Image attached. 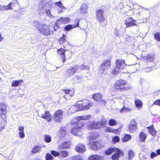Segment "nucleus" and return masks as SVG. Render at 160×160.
I'll return each mask as SVG.
<instances>
[{
	"mask_svg": "<svg viewBox=\"0 0 160 160\" xmlns=\"http://www.w3.org/2000/svg\"><path fill=\"white\" fill-rule=\"evenodd\" d=\"M60 133L61 137H64L66 134L65 130L64 129L61 128L60 131Z\"/></svg>",
	"mask_w": 160,
	"mask_h": 160,
	"instance_id": "09e8293b",
	"label": "nucleus"
},
{
	"mask_svg": "<svg viewBox=\"0 0 160 160\" xmlns=\"http://www.w3.org/2000/svg\"><path fill=\"white\" fill-rule=\"evenodd\" d=\"M58 54L61 56L63 62H65L66 60L65 55V50L63 48H61L58 50Z\"/></svg>",
	"mask_w": 160,
	"mask_h": 160,
	"instance_id": "393cba45",
	"label": "nucleus"
},
{
	"mask_svg": "<svg viewBox=\"0 0 160 160\" xmlns=\"http://www.w3.org/2000/svg\"><path fill=\"white\" fill-rule=\"evenodd\" d=\"M88 6V5L85 3H83L81 5L80 12L82 14H85L87 12V10Z\"/></svg>",
	"mask_w": 160,
	"mask_h": 160,
	"instance_id": "b1692460",
	"label": "nucleus"
},
{
	"mask_svg": "<svg viewBox=\"0 0 160 160\" xmlns=\"http://www.w3.org/2000/svg\"><path fill=\"white\" fill-rule=\"evenodd\" d=\"M100 146V143L98 142H94L92 143V149L94 150H98Z\"/></svg>",
	"mask_w": 160,
	"mask_h": 160,
	"instance_id": "72a5a7b5",
	"label": "nucleus"
},
{
	"mask_svg": "<svg viewBox=\"0 0 160 160\" xmlns=\"http://www.w3.org/2000/svg\"><path fill=\"white\" fill-rule=\"evenodd\" d=\"M75 149L76 151L79 153L83 152L86 150L85 146L81 144H78L76 146Z\"/></svg>",
	"mask_w": 160,
	"mask_h": 160,
	"instance_id": "dca6fc26",
	"label": "nucleus"
},
{
	"mask_svg": "<svg viewBox=\"0 0 160 160\" xmlns=\"http://www.w3.org/2000/svg\"><path fill=\"white\" fill-rule=\"evenodd\" d=\"M154 38L158 41H160V33L157 32L154 34Z\"/></svg>",
	"mask_w": 160,
	"mask_h": 160,
	"instance_id": "49530a36",
	"label": "nucleus"
},
{
	"mask_svg": "<svg viewBox=\"0 0 160 160\" xmlns=\"http://www.w3.org/2000/svg\"><path fill=\"white\" fill-rule=\"evenodd\" d=\"M49 0V1H47L46 2V5H47V4H48V5L49 6V7H48V8H49L51 7V2H50L52 0Z\"/></svg>",
	"mask_w": 160,
	"mask_h": 160,
	"instance_id": "052dcab7",
	"label": "nucleus"
},
{
	"mask_svg": "<svg viewBox=\"0 0 160 160\" xmlns=\"http://www.w3.org/2000/svg\"><path fill=\"white\" fill-rule=\"evenodd\" d=\"M157 154V155H160V149L157 150L156 151Z\"/></svg>",
	"mask_w": 160,
	"mask_h": 160,
	"instance_id": "e2e57ef3",
	"label": "nucleus"
},
{
	"mask_svg": "<svg viewBox=\"0 0 160 160\" xmlns=\"http://www.w3.org/2000/svg\"><path fill=\"white\" fill-rule=\"evenodd\" d=\"M79 66L80 68L78 70L82 71L84 69H86L88 71L89 70V68L88 66H85L84 65Z\"/></svg>",
	"mask_w": 160,
	"mask_h": 160,
	"instance_id": "c03bdc74",
	"label": "nucleus"
},
{
	"mask_svg": "<svg viewBox=\"0 0 160 160\" xmlns=\"http://www.w3.org/2000/svg\"><path fill=\"white\" fill-rule=\"evenodd\" d=\"M114 30V34L117 37L119 36V34L118 31L116 29H115Z\"/></svg>",
	"mask_w": 160,
	"mask_h": 160,
	"instance_id": "4d7b16f0",
	"label": "nucleus"
},
{
	"mask_svg": "<svg viewBox=\"0 0 160 160\" xmlns=\"http://www.w3.org/2000/svg\"><path fill=\"white\" fill-rule=\"evenodd\" d=\"M101 124L100 123L97 122H91L88 125L87 128L90 130H93L100 128Z\"/></svg>",
	"mask_w": 160,
	"mask_h": 160,
	"instance_id": "1a4fd4ad",
	"label": "nucleus"
},
{
	"mask_svg": "<svg viewBox=\"0 0 160 160\" xmlns=\"http://www.w3.org/2000/svg\"><path fill=\"white\" fill-rule=\"evenodd\" d=\"M101 156L99 155H94L91 156L89 158V160H100Z\"/></svg>",
	"mask_w": 160,
	"mask_h": 160,
	"instance_id": "f704fd0d",
	"label": "nucleus"
},
{
	"mask_svg": "<svg viewBox=\"0 0 160 160\" xmlns=\"http://www.w3.org/2000/svg\"><path fill=\"white\" fill-rule=\"evenodd\" d=\"M132 109L130 108L127 107L126 106H124L123 108L121 109L120 112H129Z\"/></svg>",
	"mask_w": 160,
	"mask_h": 160,
	"instance_id": "79ce46f5",
	"label": "nucleus"
},
{
	"mask_svg": "<svg viewBox=\"0 0 160 160\" xmlns=\"http://www.w3.org/2000/svg\"><path fill=\"white\" fill-rule=\"evenodd\" d=\"M23 82V80H15L12 82V87H16L21 85L22 83Z\"/></svg>",
	"mask_w": 160,
	"mask_h": 160,
	"instance_id": "c85d7f7f",
	"label": "nucleus"
},
{
	"mask_svg": "<svg viewBox=\"0 0 160 160\" xmlns=\"http://www.w3.org/2000/svg\"><path fill=\"white\" fill-rule=\"evenodd\" d=\"M70 21V19L68 17L61 18L59 19L56 22H55V25L56 27L58 26L57 24L59 23H68Z\"/></svg>",
	"mask_w": 160,
	"mask_h": 160,
	"instance_id": "f3484780",
	"label": "nucleus"
},
{
	"mask_svg": "<svg viewBox=\"0 0 160 160\" xmlns=\"http://www.w3.org/2000/svg\"><path fill=\"white\" fill-rule=\"evenodd\" d=\"M79 65H77L70 67L67 70L66 74L67 76L70 77L74 75L75 73L79 69Z\"/></svg>",
	"mask_w": 160,
	"mask_h": 160,
	"instance_id": "423d86ee",
	"label": "nucleus"
},
{
	"mask_svg": "<svg viewBox=\"0 0 160 160\" xmlns=\"http://www.w3.org/2000/svg\"><path fill=\"white\" fill-rule=\"evenodd\" d=\"M134 155L133 151L130 150L128 152V160H131L134 157Z\"/></svg>",
	"mask_w": 160,
	"mask_h": 160,
	"instance_id": "58836bf2",
	"label": "nucleus"
},
{
	"mask_svg": "<svg viewBox=\"0 0 160 160\" xmlns=\"http://www.w3.org/2000/svg\"><path fill=\"white\" fill-rule=\"evenodd\" d=\"M136 21L132 18H128L125 21V24L126 25V27H132L136 26Z\"/></svg>",
	"mask_w": 160,
	"mask_h": 160,
	"instance_id": "9b49d317",
	"label": "nucleus"
},
{
	"mask_svg": "<svg viewBox=\"0 0 160 160\" xmlns=\"http://www.w3.org/2000/svg\"><path fill=\"white\" fill-rule=\"evenodd\" d=\"M55 5L62 9H65V8L62 5V3L61 1L56 2Z\"/></svg>",
	"mask_w": 160,
	"mask_h": 160,
	"instance_id": "8fccbe9b",
	"label": "nucleus"
},
{
	"mask_svg": "<svg viewBox=\"0 0 160 160\" xmlns=\"http://www.w3.org/2000/svg\"><path fill=\"white\" fill-rule=\"evenodd\" d=\"M103 13V11L101 9L98 10L96 12V19L99 22H103L105 21Z\"/></svg>",
	"mask_w": 160,
	"mask_h": 160,
	"instance_id": "6e6552de",
	"label": "nucleus"
},
{
	"mask_svg": "<svg viewBox=\"0 0 160 160\" xmlns=\"http://www.w3.org/2000/svg\"><path fill=\"white\" fill-rule=\"evenodd\" d=\"M78 105H79L80 110L88 109L91 106L89 101L87 99H84L78 101Z\"/></svg>",
	"mask_w": 160,
	"mask_h": 160,
	"instance_id": "20e7f679",
	"label": "nucleus"
},
{
	"mask_svg": "<svg viewBox=\"0 0 160 160\" xmlns=\"http://www.w3.org/2000/svg\"><path fill=\"white\" fill-rule=\"evenodd\" d=\"M99 122L101 124L100 125V127L102 126L103 125H104L105 124V123L106 122V120L104 119L102 121H101L100 122Z\"/></svg>",
	"mask_w": 160,
	"mask_h": 160,
	"instance_id": "6e6d98bb",
	"label": "nucleus"
},
{
	"mask_svg": "<svg viewBox=\"0 0 160 160\" xmlns=\"http://www.w3.org/2000/svg\"><path fill=\"white\" fill-rule=\"evenodd\" d=\"M79 110H80L79 106H78V105H73L70 108L68 112H71L72 113H74Z\"/></svg>",
	"mask_w": 160,
	"mask_h": 160,
	"instance_id": "4be33fe9",
	"label": "nucleus"
},
{
	"mask_svg": "<svg viewBox=\"0 0 160 160\" xmlns=\"http://www.w3.org/2000/svg\"><path fill=\"white\" fill-rule=\"evenodd\" d=\"M41 147L39 146H36L34 147L32 150V152L33 153H35L38 152L41 150Z\"/></svg>",
	"mask_w": 160,
	"mask_h": 160,
	"instance_id": "c9c22d12",
	"label": "nucleus"
},
{
	"mask_svg": "<svg viewBox=\"0 0 160 160\" xmlns=\"http://www.w3.org/2000/svg\"><path fill=\"white\" fill-rule=\"evenodd\" d=\"M137 127V124L134 120L131 121L128 126V129L131 132H132L136 130Z\"/></svg>",
	"mask_w": 160,
	"mask_h": 160,
	"instance_id": "2eb2a0df",
	"label": "nucleus"
},
{
	"mask_svg": "<svg viewBox=\"0 0 160 160\" xmlns=\"http://www.w3.org/2000/svg\"><path fill=\"white\" fill-rule=\"evenodd\" d=\"M117 148H111L108 149L105 152V154L107 155H110L113 152L116 151Z\"/></svg>",
	"mask_w": 160,
	"mask_h": 160,
	"instance_id": "e433bc0d",
	"label": "nucleus"
},
{
	"mask_svg": "<svg viewBox=\"0 0 160 160\" xmlns=\"http://www.w3.org/2000/svg\"><path fill=\"white\" fill-rule=\"evenodd\" d=\"M68 155L67 152L65 151H60V155L62 158H65L67 157Z\"/></svg>",
	"mask_w": 160,
	"mask_h": 160,
	"instance_id": "ea45409f",
	"label": "nucleus"
},
{
	"mask_svg": "<svg viewBox=\"0 0 160 160\" xmlns=\"http://www.w3.org/2000/svg\"><path fill=\"white\" fill-rule=\"evenodd\" d=\"M157 156V153L154 152H151L150 155V158H153L155 157H156Z\"/></svg>",
	"mask_w": 160,
	"mask_h": 160,
	"instance_id": "864d4df0",
	"label": "nucleus"
},
{
	"mask_svg": "<svg viewBox=\"0 0 160 160\" xmlns=\"http://www.w3.org/2000/svg\"><path fill=\"white\" fill-rule=\"evenodd\" d=\"M32 25L36 28L38 31L41 34L45 36H48L53 33V31H56L58 29V26H52L45 24H42L38 21H34Z\"/></svg>",
	"mask_w": 160,
	"mask_h": 160,
	"instance_id": "f257e3e1",
	"label": "nucleus"
},
{
	"mask_svg": "<svg viewBox=\"0 0 160 160\" xmlns=\"http://www.w3.org/2000/svg\"><path fill=\"white\" fill-rule=\"evenodd\" d=\"M116 152L112 155V159L113 160H118L120 157V155L121 153V151L118 149H116Z\"/></svg>",
	"mask_w": 160,
	"mask_h": 160,
	"instance_id": "412c9836",
	"label": "nucleus"
},
{
	"mask_svg": "<svg viewBox=\"0 0 160 160\" xmlns=\"http://www.w3.org/2000/svg\"><path fill=\"white\" fill-rule=\"evenodd\" d=\"M147 138V136L143 132H141L139 135V138L140 141L143 142H144Z\"/></svg>",
	"mask_w": 160,
	"mask_h": 160,
	"instance_id": "7c9ffc66",
	"label": "nucleus"
},
{
	"mask_svg": "<svg viewBox=\"0 0 160 160\" xmlns=\"http://www.w3.org/2000/svg\"><path fill=\"white\" fill-rule=\"evenodd\" d=\"M39 117L46 120L48 122L51 121L52 119V117L50 112L48 111L45 112L44 113L40 114Z\"/></svg>",
	"mask_w": 160,
	"mask_h": 160,
	"instance_id": "f8f14e48",
	"label": "nucleus"
},
{
	"mask_svg": "<svg viewBox=\"0 0 160 160\" xmlns=\"http://www.w3.org/2000/svg\"><path fill=\"white\" fill-rule=\"evenodd\" d=\"M109 124L110 126H114L116 125L117 124V121L114 119H111L109 120Z\"/></svg>",
	"mask_w": 160,
	"mask_h": 160,
	"instance_id": "a19ab883",
	"label": "nucleus"
},
{
	"mask_svg": "<svg viewBox=\"0 0 160 160\" xmlns=\"http://www.w3.org/2000/svg\"><path fill=\"white\" fill-rule=\"evenodd\" d=\"M99 135V133L96 132H91L89 135V138L90 140H92L96 139Z\"/></svg>",
	"mask_w": 160,
	"mask_h": 160,
	"instance_id": "a878e982",
	"label": "nucleus"
},
{
	"mask_svg": "<svg viewBox=\"0 0 160 160\" xmlns=\"http://www.w3.org/2000/svg\"><path fill=\"white\" fill-rule=\"evenodd\" d=\"M119 129H113V130L114 131V132H118L119 131Z\"/></svg>",
	"mask_w": 160,
	"mask_h": 160,
	"instance_id": "0e129e2a",
	"label": "nucleus"
},
{
	"mask_svg": "<svg viewBox=\"0 0 160 160\" xmlns=\"http://www.w3.org/2000/svg\"><path fill=\"white\" fill-rule=\"evenodd\" d=\"M111 62L109 60H106L101 65L99 69L101 73L107 71L110 67Z\"/></svg>",
	"mask_w": 160,
	"mask_h": 160,
	"instance_id": "0eeeda50",
	"label": "nucleus"
},
{
	"mask_svg": "<svg viewBox=\"0 0 160 160\" xmlns=\"http://www.w3.org/2000/svg\"><path fill=\"white\" fill-rule=\"evenodd\" d=\"M154 104L160 106V99L155 101L154 102Z\"/></svg>",
	"mask_w": 160,
	"mask_h": 160,
	"instance_id": "bf43d9fd",
	"label": "nucleus"
},
{
	"mask_svg": "<svg viewBox=\"0 0 160 160\" xmlns=\"http://www.w3.org/2000/svg\"><path fill=\"white\" fill-rule=\"evenodd\" d=\"M51 153L54 157H57L60 155V152H58L56 151L52 150L51 151Z\"/></svg>",
	"mask_w": 160,
	"mask_h": 160,
	"instance_id": "de8ad7c7",
	"label": "nucleus"
},
{
	"mask_svg": "<svg viewBox=\"0 0 160 160\" xmlns=\"http://www.w3.org/2000/svg\"><path fill=\"white\" fill-rule=\"evenodd\" d=\"M44 140L45 141L48 143L49 142L51 141V138L50 136L48 135H46L45 136Z\"/></svg>",
	"mask_w": 160,
	"mask_h": 160,
	"instance_id": "a18cd8bd",
	"label": "nucleus"
},
{
	"mask_svg": "<svg viewBox=\"0 0 160 160\" xmlns=\"http://www.w3.org/2000/svg\"><path fill=\"white\" fill-rule=\"evenodd\" d=\"M46 160H52L53 159V157L51 154L48 153L46 154Z\"/></svg>",
	"mask_w": 160,
	"mask_h": 160,
	"instance_id": "3c124183",
	"label": "nucleus"
},
{
	"mask_svg": "<svg viewBox=\"0 0 160 160\" xmlns=\"http://www.w3.org/2000/svg\"><path fill=\"white\" fill-rule=\"evenodd\" d=\"M2 38H2L1 37V35L0 34V42L1 41L2 39Z\"/></svg>",
	"mask_w": 160,
	"mask_h": 160,
	"instance_id": "69168bd1",
	"label": "nucleus"
},
{
	"mask_svg": "<svg viewBox=\"0 0 160 160\" xmlns=\"http://www.w3.org/2000/svg\"><path fill=\"white\" fill-rule=\"evenodd\" d=\"M148 129V131L150 132V134L152 136L155 135L156 133V131L153 128V125L148 127L147 128Z\"/></svg>",
	"mask_w": 160,
	"mask_h": 160,
	"instance_id": "cd10ccee",
	"label": "nucleus"
},
{
	"mask_svg": "<svg viewBox=\"0 0 160 160\" xmlns=\"http://www.w3.org/2000/svg\"><path fill=\"white\" fill-rule=\"evenodd\" d=\"M128 83L125 81L121 79L117 81L114 84L115 88L116 90H121V91H126L129 89L130 88L127 86Z\"/></svg>",
	"mask_w": 160,
	"mask_h": 160,
	"instance_id": "7ed1b4c3",
	"label": "nucleus"
},
{
	"mask_svg": "<svg viewBox=\"0 0 160 160\" xmlns=\"http://www.w3.org/2000/svg\"><path fill=\"white\" fill-rule=\"evenodd\" d=\"M77 121L74 123V126H76L78 128H79L80 130L81 128L83 127L84 125V123L81 122V120H77Z\"/></svg>",
	"mask_w": 160,
	"mask_h": 160,
	"instance_id": "473e14b6",
	"label": "nucleus"
},
{
	"mask_svg": "<svg viewBox=\"0 0 160 160\" xmlns=\"http://www.w3.org/2000/svg\"><path fill=\"white\" fill-rule=\"evenodd\" d=\"M46 14L48 16L51 17V16H52L51 14V12H50V11L48 9V10H47L46 11Z\"/></svg>",
	"mask_w": 160,
	"mask_h": 160,
	"instance_id": "13d9d810",
	"label": "nucleus"
},
{
	"mask_svg": "<svg viewBox=\"0 0 160 160\" xmlns=\"http://www.w3.org/2000/svg\"><path fill=\"white\" fill-rule=\"evenodd\" d=\"M116 67L112 71V73L114 75H117L121 70L124 69L127 65L125 63L124 60L122 59H118L116 62Z\"/></svg>",
	"mask_w": 160,
	"mask_h": 160,
	"instance_id": "f03ea898",
	"label": "nucleus"
},
{
	"mask_svg": "<svg viewBox=\"0 0 160 160\" xmlns=\"http://www.w3.org/2000/svg\"><path fill=\"white\" fill-rule=\"evenodd\" d=\"M106 131L108 132H114L113 129H112L110 127H107L106 129Z\"/></svg>",
	"mask_w": 160,
	"mask_h": 160,
	"instance_id": "5fc2aeb1",
	"label": "nucleus"
},
{
	"mask_svg": "<svg viewBox=\"0 0 160 160\" xmlns=\"http://www.w3.org/2000/svg\"><path fill=\"white\" fill-rule=\"evenodd\" d=\"M154 55L153 53H151L148 54V55L145 57H144V59L147 60L149 62H152L154 59Z\"/></svg>",
	"mask_w": 160,
	"mask_h": 160,
	"instance_id": "2f4dec72",
	"label": "nucleus"
},
{
	"mask_svg": "<svg viewBox=\"0 0 160 160\" xmlns=\"http://www.w3.org/2000/svg\"><path fill=\"white\" fill-rule=\"evenodd\" d=\"M16 2H18L16 0H15Z\"/></svg>",
	"mask_w": 160,
	"mask_h": 160,
	"instance_id": "338daca9",
	"label": "nucleus"
},
{
	"mask_svg": "<svg viewBox=\"0 0 160 160\" xmlns=\"http://www.w3.org/2000/svg\"><path fill=\"white\" fill-rule=\"evenodd\" d=\"M12 2H10L7 5H0V11H3L5 10H12V8L11 7V5L12 4Z\"/></svg>",
	"mask_w": 160,
	"mask_h": 160,
	"instance_id": "6ab92c4d",
	"label": "nucleus"
},
{
	"mask_svg": "<svg viewBox=\"0 0 160 160\" xmlns=\"http://www.w3.org/2000/svg\"><path fill=\"white\" fill-rule=\"evenodd\" d=\"M18 130L19 131L18 134L19 137L21 138L25 137V135L24 131V127L23 126H20L19 127Z\"/></svg>",
	"mask_w": 160,
	"mask_h": 160,
	"instance_id": "5701e85b",
	"label": "nucleus"
},
{
	"mask_svg": "<svg viewBox=\"0 0 160 160\" xmlns=\"http://www.w3.org/2000/svg\"><path fill=\"white\" fill-rule=\"evenodd\" d=\"M75 127L72 128L71 130V132L73 134L75 135L79 136V133L80 132V129L79 128H78L76 126H74Z\"/></svg>",
	"mask_w": 160,
	"mask_h": 160,
	"instance_id": "bb28decb",
	"label": "nucleus"
},
{
	"mask_svg": "<svg viewBox=\"0 0 160 160\" xmlns=\"http://www.w3.org/2000/svg\"><path fill=\"white\" fill-rule=\"evenodd\" d=\"M63 111L62 110H58L55 112L53 118L54 120L58 123H60L63 119Z\"/></svg>",
	"mask_w": 160,
	"mask_h": 160,
	"instance_id": "39448f33",
	"label": "nucleus"
},
{
	"mask_svg": "<svg viewBox=\"0 0 160 160\" xmlns=\"http://www.w3.org/2000/svg\"><path fill=\"white\" fill-rule=\"evenodd\" d=\"M119 138L118 136H115L113 138V142L114 143H116L119 142Z\"/></svg>",
	"mask_w": 160,
	"mask_h": 160,
	"instance_id": "603ef678",
	"label": "nucleus"
},
{
	"mask_svg": "<svg viewBox=\"0 0 160 160\" xmlns=\"http://www.w3.org/2000/svg\"><path fill=\"white\" fill-rule=\"evenodd\" d=\"M65 35H63V37L60 38V42L62 41V42H64L66 41L65 38Z\"/></svg>",
	"mask_w": 160,
	"mask_h": 160,
	"instance_id": "680f3d73",
	"label": "nucleus"
},
{
	"mask_svg": "<svg viewBox=\"0 0 160 160\" xmlns=\"http://www.w3.org/2000/svg\"><path fill=\"white\" fill-rule=\"evenodd\" d=\"M131 136L129 134H127L125 135L122 138V140L123 142H126L131 139Z\"/></svg>",
	"mask_w": 160,
	"mask_h": 160,
	"instance_id": "4c0bfd02",
	"label": "nucleus"
},
{
	"mask_svg": "<svg viewBox=\"0 0 160 160\" xmlns=\"http://www.w3.org/2000/svg\"><path fill=\"white\" fill-rule=\"evenodd\" d=\"M136 107L138 108H140L142 106V102L139 100H136L135 101Z\"/></svg>",
	"mask_w": 160,
	"mask_h": 160,
	"instance_id": "37998d69",
	"label": "nucleus"
},
{
	"mask_svg": "<svg viewBox=\"0 0 160 160\" xmlns=\"http://www.w3.org/2000/svg\"><path fill=\"white\" fill-rule=\"evenodd\" d=\"M7 111L6 105L4 103H0V114L1 118L3 120L6 117Z\"/></svg>",
	"mask_w": 160,
	"mask_h": 160,
	"instance_id": "9d476101",
	"label": "nucleus"
},
{
	"mask_svg": "<svg viewBox=\"0 0 160 160\" xmlns=\"http://www.w3.org/2000/svg\"><path fill=\"white\" fill-rule=\"evenodd\" d=\"M71 144V142L69 141L65 142L61 144L59 146L58 148L60 149H65L68 148Z\"/></svg>",
	"mask_w": 160,
	"mask_h": 160,
	"instance_id": "aec40b11",
	"label": "nucleus"
},
{
	"mask_svg": "<svg viewBox=\"0 0 160 160\" xmlns=\"http://www.w3.org/2000/svg\"><path fill=\"white\" fill-rule=\"evenodd\" d=\"M102 95L101 94L99 93H96L93 95L92 96V98L96 101H101L102 103L105 104L106 103V101H105L104 100H101L102 98Z\"/></svg>",
	"mask_w": 160,
	"mask_h": 160,
	"instance_id": "4468645a",
	"label": "nucleus"
},
{
	"mask_svg": "<svg viewBox=\"0 0 160 160\" xmlns=\"http://www.w3.org/2000/svg\"><path fill=\"white\" fill-rule=\"evenodd\" d=\"M76 22H77L75 26H74L73 27L71 25H67L64 28L65 30L68 31L72 29L73 28H75L77 27H78L79 25V21L78 20H76Z\"/></svg>",
	"mask_w": 160,
	"mask_h": 160,
	"instance_id": "c756f323",
	"label": "nucleus"
},
{
	"mask_svg": "<svg viewBox=\"0 0 160 160\" xmlns=\"http://www.w3.org/2000/svg\"><path fill=\"white\" fill-rule=\"evenodd\" d=\"M91 118V115L87 114L77 117L76 119L77 120H90Z\"/></svg>",
	"mask_w": 160,
	"mask_h": 160,
	"instance_id": "a211bd4d",
	"label": "nucleus"
},
{
	"mask_svg": "<svg viewBox=\"0 0 160 160\" xmlns=\"http://www.w3.org/2000/svg\"><path fill=\"white\" fill-rule=\"evenodd\" d=\"M62 93L65 94L63 96L64 98H69V97H71L73 95L74 92L73 90H62Z\"/></svg>",
	"mask_w": 160,
	"mask_h": 160,
	"instance_id": "ddd939ff",
	"label": "nucleus"
}]
</instances>
